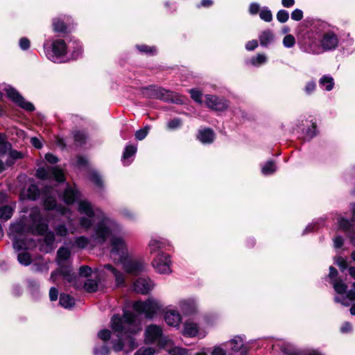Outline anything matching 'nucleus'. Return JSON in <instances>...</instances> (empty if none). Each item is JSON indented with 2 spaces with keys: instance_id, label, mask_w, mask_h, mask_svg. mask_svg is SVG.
I'll return each instance as SVG.
<instances>
[{
  "instance_id": "nucleus-1",
  "label": "nucleus",
  "mask_w": 355,
  "mask_h": 355,
  "mask_svg": "<svg viewBox=\"0 0 355 355\" xmlns=\"http://www.w3.org/2000/svg\"><path fill=\"white\" fill-rule=\"evenodd\" d=\"M110 327L112 331L103 329L98 332V338L104 343L95 344L94 355H109L110 349L105 343L109 340L115 352H129L137 346L133 336L141 331V324L135 314L125 311L122 317L118 314L114 315L110 320Z\"/></svg>"
},
{
  "instance_id": "nucleus-2",
  "label": "nucleus",
  "mask_w": 355,
  "mask_h": 355,
  "mask_svg": "<svg viewBox=\"0 0 355 355\" xmlns=\"http://www.w3.org/2000/svg\"><path fill=\"white\" fill-rule=\"evenodd\" d=\"M80 193L76 187L67 186L62 199L67 205L77 200L76 209L80 217L79 225L85 230L93 227L96 220L94 239L98 242L104 241L107 235L117 234L121 230V226L114 219L109 217L101 209L95 207L87 199H80Z\"/></svg>"
},
{
  "instance_id": "nucleus-3",
  "label": "nucleus",
  "mask_w": 355,
  "mask_h": 355,
  "mask_svg": "<svg viewBox=\"0 0 355 355\" xmlns=\"http://www.w3.org/2000/svg\"><path fill=\"white\" fill-rule=\"evenodd\" d=\"M48 230V225L37 207L31 208L28 215L23 216L20 220L10 227L9 234L13 241L14 248L19 251L31 248L33 245L25 241L28 233L42 235Z\"/></svg>"
},
{
  "instance_id": "nucleus-4",
  "label": "nucleus",
  "mask_w": 355,
  "mask_h": 355,
  "mask_svg": "<svg viewBox=\"0 0 355 355\" xmlns=\"http://www.w3.org/2000/svg\"><path fill=\"white\" fill-rule=\"evenodd\" d=\"M110 245L111 258L115 262L121 263L127 273L136 275L146 270V266L143 261L128 257L126 245L122 237L113 236Z\"/></svg>"
},
{
  "instance_id": "nucleus-5",
  "label": "nucleus",
  "mask_w": 355,
  "mask_h": 355,
  "mask_svg": "<svg viewBox=\"0 0 355 355\" xmlns=\"http://www.w3.org/2000/svg\"><path fill=\"white\" fill-rule=\"evenodd\" d=\"M69 40L55 39L51 44L44 43V51L46 58L57 63L66 62V53Z\"/></svg>"
},
{
  "instance_id": "nucleus-6",
  "label": "nucleus",
  "mask_w": 355,
  "mask_h": 355,
  "mask_svg": "<svg viewBox=\"0 0 355 355\" xmlns=\"http://www.w3.org/2000/svg\"><path fill=\"white\" fill-rule=\"evenodd\" d=\"M42 198L45 209L49 210L55 209L57 213L66 216L68 219V225L70 232L71 234L76 232L77 228L73 225V220L70 218L71 214V210L62 205H56L53 189L51 188H46L42 194Z\"/></svg>"
},
{
  "instance_id": "nucleus-7",
  "label": "nucleus",
  "mask_w": 355,
  "mask_h": 355,
  "mask_svg": "<svg viewBox=\"0 0 355 355\" xmlns=\"http://www.w3.org/2000/svg\"><path fill=\"white\" fill-rule=\"evenodd\" d=\"M144 342L146 344L157 343L160 348L173 345L172 340L163 333V327L160 325L151 324L148 325L144 331Z\"/></svg>"
},
{
  "instance_id": "nucleus-8",
  "label": "nucleus",
  "mask_w": 355,
  "mask_h": 355,
  "mask_svg": "<svg viewBox=\"0 0 355 355\" xmlns=\"http://www.w3.org/2000/svg\"><path fill=\"white\" fill-rule=\"evenodd\" d=\"M133 309L146 318L152 320L155 318L162 310L163 305L155 298L149 297L145 301H136L132 305Z\"/></svg>"
},
{
  "instance_id": "nucleus-9",
  "label": "nucleus",
  "mask_w": 355,
  "mask_h": 355,
  "mask_svg": "<svg viewBox=\"0 0 355 355\" xmlns=\"http://www.w3.org/2000/svg\"><path fill=\"white\" fill-rule=\"evenodd\" d=\"M152 266L159 274H170L172 272L171 257L164 252L157 253L152 261Z\"/></svg>"
},
{
  "instance_id": "nucleus-10",
  "label": "nucleus",
  "mask_w": 355,
  "mask_h": 355,
  "mask_svg": "<svg viewBox=\"0 0 355 355\" xmlns=\"http://www.w3.org/2000/svg\"><path fill=\"white\" fill-rule=\"evenodd\" d=\"M163 318L166 324L175 329H179L182 323V315L180 311L171 307H166L163 312Z\"/></svg>"
},
{
  "instance_id": "nucleus-11",
  "label": "nucleus",
  "mask_w": 355,
  "mask_h": 355,
  "mask_svg": "<svg viewBox=\"0 0 355 355\" xmlns=\"http://www.w3.org/2000/svg\"><path fill=\"white\" fill-rule=\"evenodd\" d=\"M37 177L42 180L54 179L57 182L64 180L62 171L58 167L45 166L39 168L36 173Z\"/></svg>"
},
{
  "instance_id": "nucleus-12",
  "label": "nucleus",
  "mask_w": 355,
  "mask_h": 355,
  "mask_svg": "<svg viewBox=\"0 0 355 355\" xmlns=\"http://www.w3.org/2000/svg\"><path fill=\"white\" fill-rule=\"evenodd\" d=\"M145 94L150 98H158L165 101H175L179 103V100L174 99V94L172 92L166 90L163 88L150 86L146 89Z\"/></svg>"
},
{
  "instance_id": "nucleus-13",
  "label": "nucleus",
  "mask_w": 355,
  "mask_h": 355,
  "mask_svg": "<svg viewBox=\"0 0 355 355\" xmlns=\"http://www.w3.org/2000/svg\"><path fill=\"white\" fill-rule=\"evenodd\" d=\"M5 92L8 96L13 102H15L17 105H18L21 108L24 109L26 111H33L35 110L34 105L26 101L19 94V92L12 88L10 86H7L5 88Z\"/></svg>"
},
{
  "instance_id": "nucleus-14",
  "label": "nucleus",
  "mask_w": 355,
  "mask_h": 355,
  "mask_svg": "<svg viewBox=\"0 0 355 355\" xmlns=\"http://www.w3.org/2000/svg\"><path fill=\"white\" fill-rule=\"evenodd\" d=\"M182 334L189 338L198 337L203 338L206 336L207 331L201 329L197 323L191 320H187L183 325Z\"/></svg>"
},
{
  "instance_id": "nucleus-15",
  "label": "nucleus",
  "mask_w": 355,
  "mask_h": 355,
  "mask_svg": "<svg viewBox=\"0 0 355 355\" xmlns=\"http://www.w3.org/2000/svg\"><path fill=\"white\" fill-rule=\"evenodd\" d=\"M94 236L95 232H94L90 239L84 236H78L74 240V244L76 247L82 249L86 248H93L96 245H103V243H105L108 238L110 237L111 239L113 236H116V234L107 235L104 241L102 242H98L97 241H96Z\"/></svg>"
},
{
  "instance_id": "nucleus-16",
  "label": "nucleus",
  "mask_w": 355,
  "mask_h": 355,
  "mask_svg": "<svg viewBox=\"0 0 355 355\" xmlns=\"http://www.w3.org/2000/svg\"><path fill=\"white\" fill-rule=\"evenodd\" d=\"M98 275H108L109 274L112 275L115 278L116 284L118 286H123L124 284V275L123 273L118 271L111 264H105L103 266L96 269L95 271Z\"/></svg>"
},
{
  "instance_id": "nucleus-17",
  "label": "nucleus",
  "mask_w": 355,
  "mask_h": 355,
  "mask_svg": "<svg viewBox=\"0 0 355 355\" xmlns=\"http://www.w3.org/2000/svg\"><path fill=\"white\" fill-rule=\"evenodd\" d=\"M83 52V46L78 40L75 39L69 40L66 53V62L78 59L82 55Z\"/></svg>"
},
{
  "instance_id": "nucleus-18",
  "label": "nucleus",
  "mask_w": 355,
  "mask_h": 355,
  "mask_svg": "<svg viewBox=\"0 0 355 355\" xmlns=\"http://www.w3.org/2000/svg\"><path fill=\"white\" fill-rule=\"evenodd\" d=\"M320 44L324 51L336 49L338 44V38L333 31H328L322 35Z\"/></svg>"
},
{
  "instance_id": "nucleus-19",
  "label": "nucleus",
  "mask_w": 355,
  "mask_h": 355,
  "mask_svg": "<svg viewBox=\"0 0 355 355\" xmlns=\"http://www.w3.org/2000/svg\"><path fill=\"white\" fill-rule=\"evenodd\" d=\"M205 103L209 108L217 111H223L229 106L227 100L214 95H206Z\"/></svg>"
},
{
  "instance_id": "nucleus-20",
  "label": "nucleus",
  "mask_w": 355,
  "mask_h": 355,
  "mask_svg": "<svg viewBox=\"0 0 355 355\" xmlns=\"http://www.w3.org/2000/svg\"><path fill=\"white\" fill-rule=\"evenodd\" d=\"M155 284L149 278H138L133 284V289L137 293L146 294L154 288Z\"/></svg>"
},
{
  "instance_id": "nucleus-21",
  "label": "nucleus",
  "mask_w": 355,
  "mask_h": 355,
  "mask_svg": "<svg viewBox=\"0 0 355 355\" xmlns=\"http://www.w3.org/2000/svg\"><path fill=\"white\" fill-rule=\"evenodd\" d=\"M178 305L184 315L193 314L198 310V303L193 298L181 300L178 302Z\"/></svg>"
},
{
  "instance_id": "nucleus-22",
  "label": "nucleus",
  "mask_w": 355,
  "mask_h": 355,
  "mask_svg": "<svg viewBox=\"0 0 355 355\" xmlns=\"http://www.w3.org/2000/svg\"><path fill=\"white\" fill-rule=\"evenodd\" d=\"M227 343L230 345L231 351L233 352H241V355H245L248 351V348L245 345L243 338L241 336H234Z\"/></svg>"
},
{
  "instance_id": "nucleus-23",
  "label": "nucleus",
  "mask_w": 355,
  "mask_h": 355,
  "mask_svg": "<svg viewBox=\"0 0 355 355\" xmlns=\"http://www.w3.org/2000/svg\"><path fill=\"white\" fill-rule=\"evenodd\" d=\"M55 235L52 232H47L44 239L43 243L41 244L40 249L46 253L51 252L55 248Z\"/></svg>"
},
{
  "instance_id": "nucleus-24",
  "label": "nucleus",
  "mask_w": 355,
  "mask_h": 355,
  "mask_svg": "<svg viewBox=\"0 0 355 355\" xmlns=\"http://www.w3.org/2000/svg\"><path fill=\"white\" fill-rule=\"evenodd\" d=\"M198 139L204 144H209L214 141L215 135L210 128H203L199 130L198 133Z\"/></svg>"
},
{
  "instance_id": "nucleus-25",
  "label": "nucleus",
  "mask_w": 355,
  "mask_h": 355,
  "mask_svg": "<svg viewBox=\"0 0 355 355\" xmlns=\"http://www.w3.org/2000/svg\"><path fill=\"white\" fill-rule=\"evenodd\" d=\"M40 191L37 186L31 184L28 189H24L21 193V200H36L40 196Z\"/></svg>"
},
{
  "instance_id": "nucleus-26",
  "label": "nucleus",
  "mask_w": 355,
  "mask_h": 355,
  "mask_svg": "<svg viewBox=\"0 0 355 355\" xmlns=\"http://www.w3.org/2000/svg\"><path fill=\"white\" fill-rule=\"evenodd\" d=\"M166 241L160 238H152L148 243V250L150 254L155 253L164 248L166 245Z\"/></svg>"
},
{
  "instance_id": "nucleus-27",
  "label": "nucleus",
  "mask_w": 355,
  "mask_h": 355,
  "mask_svg": "<svg viewBox=\"0 0 355 355\" xmlns=\"http://www.w3.org/2000/svg\"><path fill=\"white\" fill-rule=\"evenodd\" d=\"M268 62V57L264 53H259L255 56L246 60V64L251 65L254 67H259L265 64Z\"/></svg>"
},
{
  "instance_id": "nucleus-28",
  "label": "nucleus",
  "mask_w": 355,
  "mask_h": 355,
  "mask_svg": "<svg viewBox=\"0 0 355 355\" xmlns=\"http://www.w3.org/2000/svg\"><path fill=\"white\" fill-rule=\"evenodd\" d=\"M260 44L262 46H268L274 40V35L271 30L267 29L261 32L259 37Z\"/></svg>"
},
{
  "instance_id": "nucleus-29",
  "label": "nucleus",
  "mask_w": 355,
  "mask_h": 355,
  "mask_svg": "<svg viewBox=\"0 0 355 355\" xmlns=\"http://www.w3.org/2000/svg\"><path fill=\"white\" fill-rule=\"evenodd\" d=\"M15 202H13L8 205H4L0 207V218L8 220L9 219L12 214L13 211L15 208Z\"/></svg>"
},
{
  "instance_id": "nucleus-30",
  "label": "nucleus",
  "mask_w": 355,
  "mask_h": 355,
  "mask_svg": "<svg viewBox=\"0 0 355 355\" xmlns=\"http://www.w3.org/2000/svg\"><path fill=\"white\" fill-rule=\"evenodd\" d=\"M53 29L55 33H64L67 32V25L60 17H55L53 19Z\"/></svg>"
},
{
  "instance_id": "nucleus-31",
  "label": "nucleus",
  "mask_w": 355,
  "mask_h": 355,
  "mask_svg": "<svg viewBox=\"0 0 355 355\" xmlns=\"http://www.w3.org/2000/svg\"><path fill=\"white\" fill-rule=\"evenodd\" d=\"M70 250L64 247L60 248L57 252V261L58 265H63L67 260L70 257Z\"/></svg>"
},
{
  "instance_id": "nucleus-32",
  "label": "nucleus",
  "mask_w": 355,
  "mask_h": 355,
  "mask_svg": "<svg viewBox=\"0 0 355 355\" xmlns=\"http://www.w3.org/2000/svg\"><path fill=\"white\" fill-rule=\"evenodd\" d=\"M352 220H348L345 217H340L338 219V224L339 229L345 232L349 233L354 230V225Z\"/></svg>"
},
{
  "instance_id": "nucleus-33",
  "label": "nucleus",
  "mask_w": 355,
  "mask_h": 355,
  "mask_svg": "<svg viewBox=\"0 0 355 355\" xmlns=\"http://www.w3.org/2000/svg\"><path fill=\"white\" fill-rule=\"evenodd\" d=\"M137 152V147L135 146L130 145L126 146L123 154L122 161L124 165L130 164V162L128 159L133 157Z\"/></svg>"
},
{
  "instance_id": "nucleus-34",
  "label": "nucleus",
  "mask_w": 355,
  "mask_h": 355,
  "mask_svg": "<svg viewBox=\"0 0 355 355\" xmlns=\"http://www.w3.org/2000/svg\"><path fill=\"white\" fill-rule=\"evenodd\" d=\"M319 84L321 87H324L328 92L333 89L334 86V80L331 76H323L319 80Z\"/></svg>"
},
{
  "instance_id": "nucleus-35",
  "label": "nucleus",
  "mask_w": 355,
  "mask_h": 355,
  "mask_svg": "<svg viewBox=\"0 0 355 355\" xmlns=\"http://www.w3.org/2000/svg\"><path fill=\"white\" fill-rule=\"evenodd\" d=\"M277 166L272 161H268L261 166V173L264 175H270L275 173Z\"/></svg>"
},
{
  "instance_id": "nucleus-36",
  "label": "nucleus",
  "mask_w": 355,
  "mask_h": 355,
  "mask_svg": "<svg viewBox=\"0 0 355 355\" xmlns=\"http://www.w3.org/2000/svg\"><path fill=\"white\" fill-rule=\"evenodd\" d=\"M74 300L67 294H61L60 297V304L65 309H71L73 306Z\"/></svg>"
},
{
  "instance_id": "nucleus-37",
  "label": "nucleus",
  "mask_w": 355,
  "mask_h": 355,
  "mask_svg": "<svg viewBox=\"0 0 355 355\" xmlns=\"http://www.w3.org/2000/svg\"><path fill=\"white\" fill-rule=\"evenodd\" d=\"M309 122L311 123V125L308 126L306 129L305 135L309 139H311L318 135V130L317 129L316 121L311 120Z\"/></svg>"
},
{
  "instance_id": "nucleus-38",
  "label": "nucleus",
  "mask_w": 355,
  "mask_h": 355,
  "mask_svg": "<svg viewBox=\"0 0 355 355\" xmlns=\"http://www.w3.org/2000/svg\"><path fill=\"white\" fill-rule=\"evenodd\" d=\"M8 157L6 158V165L11 166L14 164L17 159H21L23 157L22 153L17 150H8Z\"/></svg>"
},
{
  "instance_id": "nucleus-39",
  "label": "nucleus",
  "mask_w": 355,
  "mask_h": 355,
  "mask_svg": "<svg viewBox=\"0 0 355 355\" xmlns=\"http://www.w3.org/2000/svg\"><path fill=\"white\" fill-rule=\"evenodd\" d=\"M290 355H323L320 352L313 349H304L291 351Z\"/></svg>"
},
{
  "instance_id": "nucleus-40",
  "label": "nucleus",
  "mask_w": 355,
  "mask_h": 355,
  "mask_svg": "<svg viewBox=\"0 0 355 355\" xmlns=\"http://www.w3.org/2000/svg\"><path fill=\"white\" fill-rule=\"evenodd\" d=\"M11 148V145L6 141L3 135L0 134V157H3Z\"/></svg>"
},
{
  "instance_id": "nucleus-41",
  "label": "nucleus",
  "mask_w": 355,
  "mask_h": 355,
  "mask_svg": "<svg viewBox=\"0 0 355 355\" xmlns=\"http://www.w3.org/2000/svg\"><path fill=\"white\" fill-rule=\"evenodd\" d=\"M17 259L20 264L24 266H28L31 263V257L27 252L22 251L19 252Z\"/></svg>"
},
{
  "instance_id": "nucleus-42",
  "label": "nucleus",
  "mask_w": 355,
  "mask_h": 355,
  "mask_svg": "<svg viewBox=\"0 0 355 355\" xmlns=\"http://www.w3.org/2000/svg\"><path fill=\"white\" fill-rule=\"evenodd\" d=\"M334 288L337 293L343 295L347 292V286L342 280L339 279L335 281Z\"/></svg>"
},
{
  "instance_id": "nucleus-43",
  "label": "nucleus",
  "mask_w": 355,
  "mask_h": 355,
  "mask_svg": "<svg viewBox=\"0 0 355 355\" xmlns=\"http://www.w3.org/2000/svg\"><path fill=\"white\" fill-rule=\"evenodd\" d=\"M260 18L266 21L270 22L272 19V15L271 11L266 7L263 8L259 12Z\"/></svg>"
},
{
  "instance_id": "nucleus-44",
  "label": "nucleus",
  "mask_w": 355,
  "mask_h": 355,
  "mask_svg": "<svg viewBox=\"0 0 355 355\" xmlns=\"http://www.w3.org/2000/svg\"><path fill=\"white\" fill-rule=\"evenodd\" d=\"M98 285L96 280L89 279L85 283V289L89 293L94 292L97 290Z\"/></svg>"
},
{
  "instance_id": "nucleus-45",
  "label": "nucleus",
  "mask_w": 355,
  "mask_h": 355,
  "mask_svg": "<svg viewBox=\"0 0 355 355\" xmlns=\"http://www.w3.org/2000/svg\"><path fill=\"white\" fill-rule=\"evenodd\" d=\"M119 213L123 218L126 219L134 220L136 218V214L127 207L121 208L119 211Z\"/></svg>"
},
{
  "instance_id": "nucleus-46",
  "label": "nucleus",
  "mask_w": 355,
  "mask_h": 355,
  "mask_svg": "<svg viewBox=\"0 0 355 355\" xmlns=\"http://www.w3.org/2000/svg\"><path fill=\"white\" fill-rule=\"evenodd\" d=\"M223 345L224 344L214 346L210 351V354L211 355H232V354H228L227 353L226 350L223 347Z\"/></svg>"
},
{
  "instance_id": "nucleus-47",
  "label": "nucleus",
  "mask_w": 355,
  "mask_h": 355,
  "mask_svg": "<svg viewBox=\"0 0 355 355\" xmlns=\"http://www.w3.org/2000/svg\"><path fill=\"white\" fill-rule=\"evenodd\" d=\"M155 349L153 347H141L135 354V355H155Z\"/></svg>"
},
{
  "instance_id": "nucleus-48",
  "label": "nucleus",
  "mask_w": 355,
  "mask_h": 355,
  "mask_svg": "<svg viewBox=\"0 0 355 355\" xmlns=\"http://www.w3.org/2000/svg\"><path fill=\"white\" fill-rule=\"evenodd\" d=\"M335 259L336 264L340 268L342 272H343L348 268V263L343 257H336Z\"/></svg>"
},
{
  "instance_id": "nucleus-49",
  "label": "nucleus",
  "mask_w": 355,
  "mask_h": 355,
  "mask_svg": "<svg viewBox=\"0 0 355 355\" xmlns=\"http://www.w3.org/2000/svg\"><path fill=\"white\" fill-rule=\"evenodd\" d=\"M149 129L148 126H146L144 128L137 130L135 132L136 139L140 141L144 139L148 135Z\"/></svg>"
},
{
  "instance_id": "nucleus-50",
  "label": "nucleus",
  "mask_w": 355,
  "mask_h": 355,
  "mask_svg": "<svg viewBox=\"0 0 355 355\" xmlns=\"http://www.w3.org/2000/svg\"><path fill=\"white\" fill-rule=\"evenodd\" d=\"M182 125V121L179 119H174L167 123V128L169 130H175Z\"/></svg>"
},
{
  "instance_id": "nucleus-51",
  "label": "nucleus",
  "mask_w": 355,
  "mask_h": 355,
  "mask_svg": "<svg viewBox=\"0 0 355 355\" xmlns=\"http://www.w3.org/2000/svg\"><path fill=\"white\" fill-rule=\"evenodd\" d=\"M56 234L60 236H65L67 235L69 230L64 225H59L55 227Z\"/></svg>"
},
{
  "instance_id": "nucleus-52",
  "label": "nucleus",
  "mask_w": 355,
  "mask_h": 355,
  "mask_svg": "<svg viewBox=\"0 0 355 355\" xmlns=\"http://www.w3.org/2000/svg\"><path fill=\"white\" fill-rule=\"evenodd\" d=\"M303 16V11L298 8L295 9L291 14V19L297 21L302 19Z\"/></svg>"
},
{
  "instance_id": "nucleus-53",
  "label": "nucleus",
  "mask_w": 355,
  "mask_h": 355,
  "mask_svg": "<svg viewBox=\"0 0 355 355\" xmlns=\"http://www.w3.org/2000/svg\"><path fill=\"white\" fill-rule=\"evenodd\" d=\"M277 19L281 23H285L288 19V14L284 10H280L277 14Z\"/></svg>"
},
{
  "instance_id": "nucleus-54",
  "label": "nucleus",
  "mask_w": 355,
  "mask_h": 355,
  "mask_svg": "<svg viewBox=\"0 0 355 355\" xmlns=\"http://www.w3.org/2000/svg\"><path fill=\"white\" fill-rule=\"evenodd\" d=\"M90 180L96 186L101 187L103 181L98 174L96 172H92L90 174Z\"/></svg>"
},
{
  "instance_id": "nucleus-55",
  "label": "nucleus",
  "mask_w": 355,
  "mask_h": 355,
  "mask_svg": "<svg viewBox=\"0 0 355 355\" xmlns=\"http://www.w3.org/2000/svg\"><path fill=\"white\" fill-rule=\"evenodd\" d=\"M137 49L144 53H150L153 54L156 51V49L155 47L148 46L147 45H139L137 46Z\"/></svg>"
},
{
  "instance_id": "nucleus-56",
  "label": "nucleus",
  "mask_w": 355,
  "mask_h": 355,
  "mask_svg": "<svg viewBox=\"0 0 355 355\" xmlns=\"http://www.w3.org/2000/svg\"><path fill=\"white\" fill-rule=\"evenodd\" d=\"M171 355H189L186 349L180 347H174L169 351Z\"/></svg>"
},
{
  "instance_id": "nucleus-57",
  "label": "nucleus",
  "mask_w": 355,
  "mask_h": 355,
  "mask_svg": "<svg viewBox=\"0 0 355 355\" xmlns=\"http://www.w3.org/2000/svg\"><path fill=\"white\" fill-rule=\"evenodd\" d=\"M30 44H31L30 41L26 37H21L19 40V45L20 49L23 51H26V50L28 49L30 47Z\"/></svg>"
},
{
  "instance_id": "nucleus-58",
  "label": "nucleus",
  "mask_w": 355,
  "mask_h": 355,
  "mask_svg": "<svg viewBox=\"0 0 355 355\" xmlns=\"http://www.w3.org/2000/svg\"><path fill=\"white\" fill-rule=\"evenodd\" d=\"M316 89L315 82L313 80L309 81L306 83L304 90L306 94H311L313 92H314Z\"/></svg>"
},
{
  "instance_id": "nucleus-59",
  "label": "nucleus",
  "mask_w": 355,
  "mask_h": 355,
  "mask_svg": "<svg viewBox=\"0 0 355 355\" xmlns=\"http://www.w3.org/2000/svg\"><path fill=\"white\" fill-rule=\"evenodd\" d=\"M92 272V270L90 267L87 266H81L79 269V274L80 276L83 277H88L89 276Z\"/></svg>"
},
{
  "instance_id": "nucleus-60",
  "label": "nucleus",
  "mask_w": 355,
  "mask_h": 355,
  "mask_svg": "<svg viewBox=\"0 0 355 355\" xmlns=\"http://www.w3.org/2000/svg\"><path fill=\"white\" fill-rule=\"evenodd\" d=\"M191 97L196 102L200 103L201 102V96L202 94L200 91L196 89H191L190 90Z\"/></svg>"
},
{
  "instance_id": "nucleus-61",
  "label": "nucleus",
  "mask_w": 355,
  "mask_h": 355,
  "mask_svg": "<svg viewBox=\"0 0 355 355\" xmlns=\"http://www.w3.org/2000/svg\"><path fill=\"white\" fill-rule=\"evenodd\" d=\"M334 247L336 248H340L343 247V245L344 244V239H343V236L338 235L334 238Z\"/></svg>"
},
{
  "instance_id": "nucleus-62",
  "label": "nucleus",
  "mask_w": 355,
  "mask_h": 355,
  "mask_svg": "<svg viewBox=\"0 0 355 355\" xmlns=\"http://www.w3.org/2000/svg\"><path fill=\"white\" fill-rule=\"evenodd\" d=\"M258 46V42L256 40L249 41L245 44V49L248 51H253Z\"/></svg>"
},
{
  "instance_id": "nucleus-63",
  "label": "nucleus",
  "mask_w": 355,
  "mask_h": 355,
  "mask_svg": "<svg viewBox=\"0 0 355 355\" xmlns=\"http://www.w3.org/2000/svg\"><path fill=\"white\" fill-rule=\"evenodd\" d=\"M352 330V327L350 322H345L340 327V331L342 333H349Z\"/></svg>"
},
{
  "instance_id": "nucleus-64",
  "label": "nucleus",
  "mask_w": 355,
  "mask_h": 355,
  "mask_svg": "<svg viewBox=\"0 0 355 355\" xmlns=\"http://www.w3.org/2000/svg\"><path fill=\"white\" fill-rule=\"evenodd\" d=\"M58 291L55 287L51 288L49 291V297L51 301H55L58 299Z\"/></svg>"
}]
</instances>
